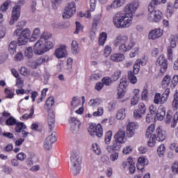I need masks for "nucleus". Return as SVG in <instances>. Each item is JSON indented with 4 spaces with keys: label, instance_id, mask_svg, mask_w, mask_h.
I'll return each instance as SVG.
<instances>
[{
    "label": "nucleus",
    "instance_id": "obj_30",
    "mask_svg": "<svg viewBox=\"0 0 178 178\" xmlns=\"http://www.w3.org/2000/svg\"><path fill=\"white\" fill-rule=\"evenodd\" d=\"M102 15L101 14H97L94 16L93 22H92V29H97L98 24L101 23V19Z\"/></svg>",
    "mask_w": 178,
    "mask_h": 178
},
{
    "label": "nucleus",
    "instance_id": "obj_19",
    "mask_svg": "<svg viewBox=\"0 0 178 178\" xmlns=\"http://www.w3.org/2000/svg\"><path fill=\"white\" fill-rule=\"evenodd\" d=\"M163 35V31L159 28L153 29L149 31L148 34L149 40H156L159 37H162Z\"/></svg>",
    "mask_w": 178,
    "mask_h": 178
},
{
    "label": "nucleus",
    "instance_id": "obj_18",
    "mask_svg": "<svg viewBox=\"0 0 178 178\" xmlns=\"http://www.w3.org/2000/svg\"><path fill=\"white\" fill-rule=\"evenodd\" d=\"M55 56L58 59H62V58H66L67 56V50H66V46L61 45L59 48H57L54 52Z\"/></svg>",
    "mask_w": 178,
    "mask_h": 178
},
{
    "label": "nucleus",
    "instance_id": "obj_62",
    "mask_svg": "<svg viewBox=\"0 0 178 178\" xmlns=\"http://www.w3.org/2000/svg\"><path fill=\"white\" fill-rule=\"evenodd\" d=\"M148 90L144 89L142 92V99L143 101H148Z\"/></svg>",
    "mask_w": 178,
    "mask_h": 178
},
{
    "label": "nucleus",
    "instance_id": "obj_57",
    "mask_svg": "<svg viewBox=\"0 0 178 178\" xmlns=\"http://www.w3.org/2000/svg\"><path fill=\"white\" fill-rule=\"evenodd\" d=\"M111 54H112V47L109 45H106L104 47V56L108 57Z\"/></svg>",
    "mask_w": 178,
    "mask_h": 178
},
{
    "label": "nucleus",
    "instance_id": "obj_12",
    "mask_svg": "<svg viewBox=\"0 0 178 178\" xmlns=\"http://www.w3.org/2000/svg\"><path fill=\"white\" fill-rule=\"evenodd\" d=\"M156 65L160 66V73H161V74H163L166 72V70H168V59H166L164 55H161L158 58Z\"/></svg>",
    "mask_w": 178,
    "mask_h": 178
},
{
    "label": "nucleus",
    "instance_id": "obj_45",
    "mask_svg": "<svg viewBox=\"0 0 178 178\" xmlns=\"http://www.w3.org/2000/svg\"><path fill=\"white\" fill-rule=\"evenodd\" d=\"M136 110L140 112L142 114L145 115V112L147 111V106L144 103H140L138 104V108Z\"/></svg>",
    "mask_w": 178,
    "mask_h": 178
},
{
    "label": "nucleus",
    "instance_id": "obj_54",
    "mask_svg": "<svg viewBox=\"0 0 178 178\" xmlns=\"http://www.w3.org/2000/svg\"><path fill=\"white\" fill-rule=\"evenodd\" d=\"M178 122V112H177L175 114H174L172 122L171 123V127H176Z\"/></svg>",
    "mask_w": 178,
    "mask_h": 178
},
{
    "label": "nucleus",
    "instance_id": "obj_17",
    "mask_svg": "<svg viewBox=\"0 0 178 178\" xmlns=\"http://www.w3.org/2000/svg\"><path fill=\"white\" fill-rule=\"evenodd\" d=\"M138 129L137 122H129L127 127V134L128 137H133L136 134V130Z\"/></svg>",
    "mask_w": 178,
    "mask_h": 178
},
{
    "label": "nucleus",
    "instance_id": "obj_31",
    "mask_svg": "<svg viewBox=\"0 0 178 178\" xmlns=\"http://www.w3.org/2000/svg\"><path fill=\"white\" fill-rule=\"evenodd\" d=\"M102 103V100H101L99 98H96V99H92L90 100V102H88V105L89 106H99V105H101V104Z\"/></svg>",
    "mask_w": 178,
    "mask_h": 178
},
{
    "label": "nucleus",
    "instance_id": "obj_39",
    "mask_svg": "<svg viewBox=\"0 0 178 178\" xmlns=\"http://www.w3.org/2000/svg\"><path fill=\"white\" fill-rule=\"evenodd\" d=\"M172 80V78H170V76L169 75H166L162 82L161 84L163 86V87H168V86H169V84H170V81Z\"/></svg>",
    "mask_w": 178,
    "mask_h": 178
},
{
    "label": "nucleus",
    "instance_id": "obj_7",
    "mask_svg": "<svg viewBox=\"0 0 178 178\" xmlns=\"http://www.w3.org/2000/svg\"><path fill=\"white\" fill-rule=\"evenodd\" d=\"M169 94H170V89L169 88H166L161 96V93H156L154 100V104L156 105H163L169 99Z\"/></svg>",
    "mask_w": 178,
    "mask_h": 178
},
{
    "label": "nucleus",
    "instance_id": "obj_11",
    "mask_svg": "<svg viewBox=\"0 0 178 178\" xmlns=\"http://www.w3.org/2000/svg\"><path fill=\"white\" fill-rule=\"evenodd\" d=\"M58 140V136L56 135V132L53 131L50 133L48 137L46 138L44 143V148L47 149V151H49L51 148H52V144L55 143Z\"/></svg>",
    "mask_w": 178,
    "mask_h": 178
},
{
    "label": "nucleus",
    "instance_id": "obj_29",
    "mask_svg": "<svg viewBox=\"0 0 178 178\" xmlns=\"http://www.w3.org/2000/svg\"><path fill=\"white\" fill-rule=\"evenodd\" d=\"M156 114L158 120H163V118L166 115V110L165 108H159Z\"/></svg>",
    "mask_w": 178,
    "mask_h": 178
},
{
    "label": "nucleus",
    "instance_id": "obj_35",
    "mask_svg": "<svg viewBox=\"0 0 178 178\" xmlns=\"http://www.w3.org/2000/svg\"><path fill=\"white\" fill-rule=\"evenodd\" d=\"M147 163V160L144 157H140L138 159V163L136 165L137 169H140V166H142L141 169H144V165Z\"/></svg>",
    "mask_w": 178,
    "mask_h": 178
},
{
    "label": "nucleus",
    "instance_id": "obj_23",
    "mask_svg": "<svg viewBox=\"0 0 178 178\" xmlns=\"http://www.w3.org/2000/svg\"><path fill=\"white\" fill-rule=\"evenodd\" d=\"M110 59L113 62H122L124 60V55L120 53L113 54L111 55Z\"/></svg>",
    "mask_w": 178,
    "mask_h": 178
},
{
    "label": "nucleus",
    "instance_id": "obj_53",
    "mask_svg": "<svg viewBox=\"0 0 178 178\" xmlns=\"http://www.w3.org/2000/svg\"><path fill=\"white\" fill-rule=\"evenodd\" d=\"M51 37H52V35H51V33H49L48 32H45L42 34L40 40H41V41H42V40H44V41L47 42V40H50Z\"/></svg>",
    "mask_w": 178,
    "mask_h": 178
},
{
    "label": "nucleus",
    "instance_id": "obj_37",
    "mask_svg": "<svg viewBox=\"0 0 178 178\" xmlns=\"http://www.w3.org/2000/svg\"><path fill=\"white\" fill-rule=\"evenodd\" d=\"M107 35L106 33L102 32L99 38V45H104L105 44V42L106 41Z\"/></svg>",
    "mask_w": 178,
    "mask_h": 178
},
{
    "label": "nucleus",
    "instance_id": "obj_64",
    "mask_svg": "<svg viewBox=\"0 0 178 178\" xmlns=\"http://www.w3.org/2000/svg\"><path fill=\"white\" fill-rule=\"evenodd\" d=\"M172 169L173 173L177 174L178 173V161H175L172 165Z\"/></svg>",
    "mask_w": 178,
    "mask_h": 178
},
{
    "label": "nucleus",
    "instance_id": "obj_46",
    "mask_svg": "<svg viewBox=\"0 0 178 178\" xmlns=\"http://www.w3.org/2000/svg\"><path fill=\"white\" fill-rule=\"evenodd\" d=\"M17 121L13 117H10L6 120V123L8 126H15Z\"/></svg>",
    "mask_w": 178,
    "mask_h": 178
},
{
    "label": "nucleus",
    "instance_id": "obj_26",
    "mask_svg": "<svg viewBox=\"0 0 178 178\" xmlns=\"http://www.w3.org/2000/svg\"><path fill=\"white\" fill-rule=\"evenodd\" d=\"M16 48H17V42L13 40L8 45V51L10 55L16 54Z\"/></svg>",
    "mask_w": 178,
    "mask_h": 178
},
{
    "label": "nucleus",
    "instance_id": "obj_28",
    "mask_svg": "<svg viewBox=\"0 0 178 178\" xmlns=\"http://www.w3.org/2000/svg\"><path fill=\"white\" fill-rule=\"evenodd\" d=\"M116 118L118 120H123L126 118V108L119 109L117 112Z\"/></svg>",
    "mask_w": 178,
    "mask_h": 178
},
{
    "label": "nucleus",
    "instance_id": "obj_41",
    "mask_svg": "<svg viewBox=\"0 0 178 178\" xmlns=\"http://www.w3.org/2000/svg\"><path fill=\"white\" fill-rule=\"evenodd\" d=\"M166 148L165 147V145L161 144L159 145V147L157 148V153L159 156H163L165 155V151Z\"/></svg>",
    "mask_w": 178,
    "mask_h": 178
},
{
    "label": "nucleus",
    "instance_id": "obj_34",
    "mask_svg": "<svg viewBox=\"0 0 178 178\" xmlns=\"http://www.w3.org/2000/svg\"><path fill=\"white\" fill-rule=\"evenodd\" d=\"M154 131H155V124H151L146 131L147 138H151V136H154L152 135Z\"/></svg>",
    "mask_w": 178,
    "mask_h": 178
},
{
    "label": "nucleus",
    "instance_id": "obj_58",
    "mask_svg": "<svg viewBox=\"0 0 178 178\" xmlns=\"http://www.w3.org/2000/svg\"><path fill=\"white\" fill-rule=\"evenodd\" d=\"M93 116H102L104 115V108L98 107L97 111L92 113Z\"/></svg>",
    "mask_w": 178,
    "mask_h": 178
},
{
    "label": "nucleus",
    "instance_id": "obj_24",
    "mask_svg": "<svg viewBox=\"0 0 178 178\" xmlns=\"http://www.w3.org/2000/svg\"><path fill=\"white\" fill-rule=\"evenodd\" d=\"M134 97H132L131 100V105H137L138 104V101L140 99L139 95H140V90L138 89H134Z\"/></svg>",
    "mask_w": 178,
    "mask_h": 178
},
{
    "label": "nucleus",
    "instance_id": "obj_51",
    "mask_svg": "<svg viewBox=\"0 0 178 178\" xmlns=\"http://www.w3.org/2000/svg\"><path fill=\"white\" fill-rule=\"evenodd\" d=\"M172 108L175 111L178 109V95H177V94L174 95V100L172 102Z\"/></svg>",
    "mask_w": 178,
    "mask_h": 178
},
{
    "label": "nucleus",
    "instance_id": "obj_48",
    "mask_svg": "<svg viewBox=\"0 0 178 178\" xmlns=\"http://www.w3.org/2000/svg\"><path fill=\"white\" fill-rule=\"evenodd\" d=\"M33 47H27L25 49V56H26L27 58H33Z\"/></svg>",
    "mask_w": 178,
    "mask_h": 178
},
{
    "label": "nucleus",
    "instance_id": "obj_40",
    "mask_svg": "<svg viewBox=\"0 0 178 178\" xmlns=\"http://www.w3.org/2000/svg\"><path fill=\"white\" fill-rule=\"evenodd\" d=\"M15 131L17 133H20L23 129H26V126L23 122H16Z\"/></svg>",
    "mask_w": 178,
    "mask_h": 178
},
{
    "label": "nucleus",
    "instance_id": "obj_14",
    "mask_svg": "<svg viewBox=\"0 0 178 178\" xmlns=\"http://www.w3.org/2000/svg\"><path fill=\"white\" fill-rule=\"evenodd\" d=\"M33 52L36 55H42V54H45V52H47V49H45L44 41L39 40L33 45Z\"/></svg>",
    "mask_w": 178,
    "mask_h": 178
},
{
    "label": "nucleus",
    "instance_id": "obj_55",
    "mask_svg": "<svg viewBox=\"0 0 178 178\" xmlns=\"http://www.w3.org/2000/svg\"><path fill=\"white\" fill-rule=\"evenodd\" d=\"M173 47H168V58L169 60H173Z\"/></svg>",
    "mask_w": 178,
    "mask_h": 178
},
{
    "label": "nucleus",
    "instance_id": "obj_38",
    "mask_svg": "<svg viewBox=\"0 0 178 178\" xmlns=\"http://www.w3.org/2000/svg\"><path fill=\"white\" fill-rule=\"evenodd\" d=\"M44 62L45 58L40 56L33 62V65H35V67H37L38 66H41V65L44 64Z\"/></svg>",
    "mask_w": 178,
    "mask_h": 178
},
{
    "label": "nucleus",
    "instance_id": "obj_61",
    "mask_svg": "<svg viewBox=\"0 0 178 178\" xmlns=\"http://www.w3.org/2000/svg\"><path fill=\"white\" fill-rule=\"evenodd\" d=\"M143 113H141V112L138 111V110L136 109L134 111V119H141V118H143Z\"/></svg>",
    "mask_w": 178,
    "mask_h": 178
},
{
    "label": "nucleus",
    "instance_id": "obj_5",
    "mask_svg": "<svg viewBox=\"0 0 178 178\" xmlns=\"http://www.w3.org/2000/svg\"><path fill=\"white\" fill-rule=\"evenodd\" d=\"M145 61H143L141 59H138L134 65V72L131 71L128 72V79L132 84H136V83H137V77H136L134 74H138V72H140V65H141V66H145Z\"/></svg>",
    "mask_w": 178,
    "mask_h": 178
},
{
    "label": "nucleus",
    "instance_id": "obj_44",
    "mask_svg": "<svg viewBox=\"0 0 178 178\" xmlns=\"http://www.w3.org/2000/svg\"><path fill=\"white\" fill-rule=\"evenodd\" d=\"M178 40V35H172L170 38V47L171 48H175L176 47V40Z\"/></svg>",
    "mask_w": 178,
    "mask_h": 178
},
{
    "label": "nucleus",
    "instance_id": "obj_1",
    "mask_svg": "<svg viewBox=\"0 0 178 178\" xmlns=\"http://www.w3.org/2000/svg\"><path fill=\"white\" fill-rule=\"evenodd\" d=\"M113 47L118 49L120 54H124L127 51H131L130 58H136L138 55L140 48L136 42L129 40V36L126 35H118L113 41Z\"/></svg>",
    "mask_w": 178,
    "mask_h": 178
},
{
    "label": "nucleus",
    "instance_id": "obj_63",
    "mask_svg": "<svg viewBox=\"0 0 178 178\" xmlns=\"http://www.w3.org/2000/svg\"><path fill=\"white\" fill-rule=\"evenodd\" d=\"M26 158H27V156L26 155V154L23 152L19 153L17 155V159H19V161H24Z\"/></svg>",
    "mask_w": 178,
    "mask_h": 178
},
{
    "label": "nucleus",
    "instance_id": "obj_20",
    "mask_svg": "<svg viewBox=\"0 0 178 178\" xmlns=\"http://www.w3.org/2000/svg\"><path fill=\"white\" fill-rule=\"evenodd\" d=\"M126 87H127V81L122 79L118 88V98H123L124 96V90H126Z\"/></svg>",
    "mask_w": 178,
    "mask_h": 178
},
{
    "label": "nucleus",
    "instance_id": "obj_42",
    "mask_svg": "<svg viewBox=\"0 0 178 178\" xmlns=\"http://www.w3.org/2000/svg\"><path fill=\"white\" fill-rule=\"evenodd\" d=\"M11 3L10 0L6 1L0 7L1 12H6L9 8V4Z\"/></svg>",
    "mask_w": 178,
    "mask_h": 178
},
{
    "label": "nucleus",
    "instance_id": "obj_3",
    "mask_svg": "<svg viewBox=\"0 0 178 178\" xmlns=\"http://www.w3.org/2000/svg\"><path fill=\"white\" fill-rule=\"evenodd\" d=\"M82 158L80 152L75 151L71 154V170L74 176H77L81 170Z\"/></svg>",
    "mask_w": 178,
    "mask_h": 178
},
{
    "label": "nucleus",
    "instance_id": "obj_32",
    "mask_svg": "<svg viewBox=\"0 0 178 178\" xmlns=\"http://www.w3.org/2000/svg\"><path fill=\"white\" fill-rule=\"evenodd\" d=\"M21 7L19 5H16L13 8L12 15L17 17H20V10Z\"/></svg>",
    "mask_w": 178,
    "mask_h": 178
},
{
    "label": "nucleus",
    "instance_id": "obj_47",
    "mask_svg": "<svg viewBox=\"0 0 178 178\" xmlns=\"http://www.w3.org/2000/svg\"><path fill=\"white\" fill-rule=\"evenodd\" d=\"M122 142H119L118 140H115L113 143V148L115 149V152H118L120 149L121 147H122Z\"/></svg>",
    "mask_w": 178,
    "mask_h": 178
},
{
    "label": "nucleus",
    "instance_id": "obj_2",
    "mask_svg": "<svg viewBox=\"0 0 178 178\" xmlns=\"http://www.w3.org/2000/svg\"><path fill=\"white\" fill-rule=\"evenodd\" d=\"M113 23L117 29H126L127 27H130L131 19L128 18L126 14L117 13L113 16Z\"/></svg>",
    "mask_w": 178,
    "mask_h": 178
},
{
    "label": "nucleus",
    "instance_id": "obj_21",
    "mask_svg": "<svg viewBox=\"0 0 178 178\" xmlns=\"http://www.w3.org/2000/svg\"><path fill=\"white\" fill-rule=\"evenodd\" d=\"M47 124L49 129V133L54 131L55 129V114L52 112H49L47 115Z\"/></svg>",
    "mask_w": 178,
    "mask_h": 178
},
{
    "label": "nucleus",
    "instance_id": "obj_27",
    "mask_svg": "<svg viewBox=\"0 0 178 178\" xmlns=\"http://www.w3.org/2000/svg\"><path fill=\"white\" fill-rule=\"evenodd\" d=\"M165 3L166 2L165 0H153L149 4V10H154V8L155 6H158V5H161V3Z\"/></svg>",
    "mask_w": 178,
    "mask_h": 178
},
{
    "label": "nucleus",
    "instance_id": "obj_9",
    "mask_svg": "<svg viewBox=\"0 0 178 178\" xmlns=\"http://www.w3.org/2000/svg\"><path fill=\"white\" fill-rule=\"evenodd\" d=\"M140 6V3L138 1H133L132 3L127 4L124 8V12L125 13H123L124 15H126L127 17H131L133 16V13L136 12V9H138V7Z\"/></svg>",
    "mask_w": 178,
    "mask_h": 178
},
{
    "label": "nucleus",
    "instance_id": "obj_49",
    "mask_svg": "<svg viewBox=\"0 0 178 178\" xmlns=\"http://www.w3.org/2000/svg\"><path fill=\"white\" fill-rule=\"evenodd\" d=\"M102 83L103 86H111V84H112V79L108 76H105L102 79Z\"/></svg>",
    "mask_w": 178,
    "mask_h": 178
},
{
    "label": "nucleus",
    "instance_id": "obj_25",
    "mask_svg": "<svg viewBox=\"0 0 178 178\" xmlns=\"http://www.w3.org/2000/svg\"><path fill=\"white\" fill-rule=\"evenodd\" d=\"M90 10L86 11L85 14H83V16H85V17H87V19H90V17H91L90 12H94V10H95V0H90Z\"/></svg>",
    "mask_w": 178,
    "mask_h": 178
},
{
    "label": "nucleus",
    "instance_id": "obj_4",
    "mask_svg": "<svg viewBox=\"0 0 178 178\" xmlns=\"http://www.w3.org/2000/svg\"><path fill=\"white\" fill-rule=\"evenodd\" d=\"M166 138V131L162 130L161 127H158L156 131V134L151 136V138L148 140L149 147H154L156 143V141H163Z\"/></svg>",
    "mask_w": 178,
    "mask_h": 178
},
{
    "label": "nucleus",
    "instance_id": "obj_13",
    "mask_svg": "<svg viewBox=\"0 0 178 178\" xmlns=\"http://www.w3.org/2000/svg\"><path fill=\"white\" fill-rule=\"evenodd\" d=\"M163 16L162 11L157 10L149 13L147 19L149 22H152V23H158V22H161Z\"/></svg>",
    "mask_w": 178,
    "mask_h": 178
},
{
    "label": "nucleus",
    "instance_id": "obj_60",
    "mask_svg": "<svg viewBox=\"0 0 178 178\" xmlns=\"http://www.w3.org/2000/svg\"><path fill=\"white\" fill-rule=\"evenodd\" d=\"M92 148L97 155H99L101 154V149H99V147H98V144H92Z\"/></svg>",
    "mask_w": 178,
    "mask_h": 178
},
{
    "label": "nucleus",
    "instance_id": "obj_8",
    "mask_svg": "<svg viewBox=\"0 0 178 178\" xmlns=\"http://www.w3.org/2000/svg\"><path fill=\"white\" fill-rule=\"evenodd\" d=\"M76 13V3L74 1L68 3L63 15V19H70Z\"/></svg>",
    "mask_w": 178,
    "mask_h": 178
},
{
    "label": "nucleus",
    "instance_id": "obj_50",
    "mask_svg": "<svg viewBox=\"0 0 178 178\" xmlns=\"http://www.w3.org/2000/svg\"><path fill=\"white\" fill-rule=\"evenodd\" d=\"M122 74V71L120 70H118L114 72V74L112 76L113 81H116L120 79V75Z\"/></svg>",
    "mask_w": 178,
    "mask_h": 178
},
{
    "label": "nucleus",
    "instance_id": "obj_22",
    "mask_svg": "<svg viewBox=\"0 0 178 178\" xmlns=\"http://www.w3.org/2000/svg\"><path fill=\"white\" fill-rule=\"evenodd\" d=\"M114 138L118 143H124L126 140V131L120 129L115 135Z\"/></svg>",
    "mask_w": 178,
    "mask_h": 178
},
{
    "label": "nucleus",
    "instance_id": "obj_36",
    "mask_svg": "<svg viewBox=\"0 0 178 178\" xmlns=\"http://www.w3.org/2000/svg\"><path fill=\"white\" fill-rule=\"evenodd\" d=\"M72 51L73 54H79L80 48H79V43L77 41L73 40L72 42Z\"/></svg>",
    "mask_w": 178,
    "mask_h": 178
},
{
    "label": "nucleus",
    "instance_id": "obj_10",
    "mask_svg": "<svg viewBox=\"0 0 178 178\" xmlns=\"http://www.w3.org/2000/svg\"><path fill=\"white\" fill-rule=\"evenodd\" d=\"M30 35H31V31L29 29H23L17 38L18 44L26 45L30 40Z\"/></svg>",
    "mask_w": 178,
    "mask_h": 178
},
{
    "label": "nucleus",
    "instance_id": "obj_15",
    "mask_svg": "<svg viewBox=\"0 0 178 178\" xmlns=\"http://www.w3.org/2000/svg\"><path fill=\"white\" fill-rule=\"evenodd\" d=\"M69 123L72 133H73V134H77L80 129V121L74 117H70Z\"/></svg>",
    "mask_w": 178,
    "mask_h": 178
},
{
    "label": "nucleus",
    "instance_id": "obj_16",
    "mask_svg": "<svg viewBox=\"0 0 178 178\" xmlns=\"http://www.w3.org/2000/svg\"><path fill=\"white\" fill-rule=\"evenodd\" d=\"M126 3V0H114L110 5H108L106 8V10L111 12L113 9H118V8H121Z\"/></svg>",
    "mask_w": 178,
    "mask_h": 178
},
{
    "label": "nucleus",
    "instance_id": "obj_59",
    "mask_svg": "<svg viewBox=\"0 0 178 178\" xmlns=\"http://www.w3.org/2000/svg\"><path fill=\"white\" fill-rule=\"evenodd\" d=\"M44 48L46 49V52L49 51V49H52V48H54V43L51 41H46L44 43Z\"/></svg>",
    "mask_w": 178,
    "mask_h": 178
},
{
    "label": "nucleus",
    "instance_id": "obj_33",
    "mask_svg": "<svg viewBox=\"0 0 178 178\" xmlns=\"http://www.w3.org/2000/svg\"><path fill=\"white\" fill-rule=\"evenodd\" d=\"M55 104V99L54 97H49L46 101L45 109H51V107Z\"/></svg>",
    "mask_w": 178,
    "mask_h": 178
},
{
    "label": "nucleus",
    "instance_id": "obj_56",
    "mask_svg": "<svg viewBox=\"0 0 178 178\" xmlns=\"http://www.w3.org/2000/svg\"><path fill=\"white\" fill-rule=\"evenodd\" d=\"M112 138V132L111 131H108L105 136V143L106 144H109L111 143V140Z\"/></svg>",
    "mask_w": 178,
    "mask_h": 178
},
{
    "label": "nucleus",
    "instance_id": "obj_43",
    "mask_svg": "<svg viewBox=\"0 0 178 178\" xmlns=\"http://www.w3.org/2000/svg\"><path fill=\"white\" fill-rule=\"evenodd\" d=\"M123 166L124 168H126V166H129L130 173H134V172H136V165H134V163L130 164V162H126L123 163Z\"/></svg>",
    "mask_w": 178,
    "mask_h": 178
},
{
    "label": "nucleus",
    "instance_id": "obj_6",
    "mask_svg": "<svg viewBox=\"0 0 178 178\" xmlns=\"http://www.w3.org/2000/svg\"><path fill=\"white\" fill-rule=\"evenodd\" d=\"M108 122V119H105L102 122L101 124H98L96 127H90V129L88 130L91 136H97L99 138H101L104 136V129H102V126H105L106 122Z\"/></svg>",
    "mask_w": 178,
    "mask_h": 178
},
{
    "label": "nucleus",
    "instance_id": "obj_52",
    "mask_svg": "<svg viewBox=\"0 0 178 178\" xmlns=\"http://www.w3.org/2000/svg\"><path fill=\"white\" fill-rule=\"evenodd\" d=\"M4 92L6 94V98H10L12 99L13 97H15V92H13L12 90L6 88L4 90Z\"/></svg>",
    "mask_w": 178,
    "mask_h": 178
}]
</instances>
